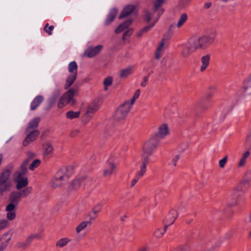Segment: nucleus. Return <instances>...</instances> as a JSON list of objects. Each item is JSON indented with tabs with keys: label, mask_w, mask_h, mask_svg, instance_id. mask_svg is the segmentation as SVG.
Returning a JSON list of instances; mask_svg holds the SVG:
<instances>
[{
	"label": "nucleus",
	"mask_w": 251,
	"mask_h": 251,
	"mask_svg": "<svg viewBox=\"0 0 251 251\" xmlns=\"http://www.w3.org/2000/svg\"><path fill=\"white\" fill-rule=\"evenodd\" d=\"M165 43L164 39H163L161 42H160L158 47L157 48V50L163 52L164 49Z\"/></svg>",
	"instance_id": "nucleus-51"
},
{
	"label": "nucleus",
	"mask_w": 251,
	"mask_h": 251,
	"mask_svg": "<svg viewBox=\"0 0 251 251\" xmlns=\"http://www.w3.org/2000/svg\"><path fill=\"white\" fill-rule=\"evenodd\" d=\"M41 164V161L39 159L34 160L31 164L29 165V169L31 170H34L35 168L37 167Z\"/></svg>",
	"instance_id": "nucleus-40"
},
{
	"label": "nucleus",
	"mask_w": 251,
	"mask_h": 251,
	"mask_svg": "<svg viewBox=\"0 0 251 251\" xmlns=\"http://www.w3.org/2000/svg\"><path fill=\"white\" fill-rule=\"evenodd\" d=\"M251 183V170H249L246 174L245 179L242 181V184L247 185Z\"/></svg>",
	"instance_id": "nucleus-34"
},
{
	"label": "nucleus",
	"mask_w": 251,
	"mask_h": 251,
	"mask_svg": "<svg viewBox=\"0 0 251 251\" xmlns=\"http://www.w3.org/2000/svg\"><path fill=\"white\" fill-rule=\"evenodd\" d=\"M81 184V183L79 181V180L75 178L71 182L70 188L71 190H76L79 188Z\"/></svg>",
	"instance_id": "nucleus-33"
},
{
	"label": "nucleus",
	"mask_w": 251,
	"mask_h": 251,
	"mask_svg": "<svg viewBox=\"0 0 251 251\" xmlns=\"http://www.w3.org/2000/svg\"><path fill=\"white\" fill-rule=\"evenodd\" d=\"M44 99L42 96H38L35 97L31 103L30 109L34 110L43 101Z\"/></svg>",
	"instance_id": "nucleus-22"
},
{
	"label": "nucleus",
	"mask_w": 251,
	"mask_h": 251,
	"mask_svg": "<svg viewBox=\"0 0 251 251\" xmlns=\"http://www.w3.org/2000/svg\"><path fill=\"white\" fill-rule=\"evenodd\" d=\"M32 188L26 187L21 191H13L9 196V201L10 202L17 205L19 204L22 198L26 197L31 192Z\"/></svg>",
	"instance_id": "nucleus-5"
},
{
	"label": "nucleus",
	"mask_w": 251,
	"mask_h": 251,
	"mask_svg": "<svg viewBox=\"0 0 251 251\" xmlns=\"http://www.w3.org/2000/svg\"><path fill=\"white\" fill-rule=\"evenodd\" d=\"M87 177V175H82L81 176H80L76 177V178L77 179V180H79V181L82 183L83 181H84Z\"/></svg>",
	"instance_id": "nucleus-53"
},
{
	"label": "nucleus",
	"mask_w": 251,
	"mask_h": 251,
	"mask_svg": "<svg viewBox=\"0 0 251 251\" xmlns=\"http://www.w3.org/2000/svg\"><path fill=\"white\" fill-rule=\"evenodd\" d=\"M149 248L147 246H144L140 248L138 251H148Z\"/></svg>",
	"instance_id": "nucleus-64"
},
{
	"label": "nucleus",
	"mask_w": 251,
	"mask_h": 251,
	"mask_svg": "<svg viewBox=\"0 0 251 251\" xmlns=\"http://www.w3.org/2000/svg\"><path fill=\"white\" fill-rule=\"evenodd\" d=\"M13 180L15 183V187L17 190H22L26 187L28 184V178L25 176L20 174H14Z\"/></svg>",
	"instance_id": "nucleus-7"
},
{
	"label": "nucleus",
	"mask_w": 251,
	"mask_h": 251,
	"mask_svg": "<svg viewBox=\"0 0 251 251\" xmlns=\"http://www.w3.org/2000/svg\"><path fill=\"white\" fill-rule=\"evenodd\" d=\"M108 164L110 167V169L109 170H111L113 173V172L114 171L116 168V165L115 164V163L112 162H109L108 163Z\"/></svg>",
	"instance_id": "nucleus-59"
},
{
	"label": "nucleus",
	"mask_w": 251,
	"mask_h": 251,
	"mask_svg": "<svg viewBox=\"0 0 251 251\" xmlns=\"http://www.w3.org/2000/svg\"><path fill=\"white\" fill-rule=\"evenodd\" d=\"M77 65L75 61L70 62L68 65V70L71 73L66 79L65 84V89H67L70 87L76 79L77 75Z\"/></svg>",
	"instance_id": "nucleus-6"
},
{
	"label": "nucleus",
	"mask_w": 251,
	"mask_h": 251,
	"mask_svg": "<svg viewBox=\"0 0 251 251\" xmlns=\"http://www.w3.org/2000/svg\"><path fill=\"white\" fill-rule=\"evenodd\" d=\"M155 23H154L153 22H151V24L148 25V26H146L145 27H144L142 29V32H144L145 33H146V32L148 31L149 30H150L152 27L154 26V25H155Z\"/></svg>",
	"instance_id": "nucleus-49"
},
{
	"label": "nucleus",
	"mask_w": 251,
	"mask_h": 251,
	"mask_svg": "<svg viewBox=\"0 0 251 251\" xmlns=\"http://www.w3.org/2000/svg\"><path fill=\"white\" fill-rule=\"evenodd\" d=\"M71 241L67 237H64L59 239L55 244V246L58 248H63L66 247Z\"/></svg>",
	"instance_id": "nucleus-24"
},
{
	"label": "nucleus",
	"mask_w": 251,
	"mask_h": 251,
	"mask_svg": "<svg viewBox=\"0 0 251 251\" xmlns=\"http://www.w3.org/2000/svg\"><path fill=\"white\" fill-rule=\"evenodd\" d=\"M132 22L131 20H127L124 23L121 24L115 30V32L116 34H119L128 28Z\"/></svg>",
	"instance_id": "nucleus-19"
},
{
	"label": "nucleus",
	"mask_w": 251,
	"mask_h": 251,
	"mask_svg": "<svg viewBox=\"0 0 251 251\" xmlns=\"http://www.w3.org/2000/svg\"><path fill=\"white\" fill-rule=\"evenodd\" d=\"M147 171V166L143 165H141L140 166V170L137 173L136 177L138 178H140L144 176Z\"/></svg>",
	"instance_id": "nucleus-32"
},
{
	"label": "nucleus",
	"mask_w": 251,
	"mask_h": 251,
	"mask_svg": "<svg viewBox=\"0 0 251 251\" xmlns=\"http://www.w3.org/2000/svg\"><path fill=\"white\" fill-rule=\"evenodd\" d=\"M27 171V170L26 166L22 164L20 170L15 172L14 174H20L22 176H25Z\"/></svg>",
	"instance_id": "nucleus-39"
},
{
	"label": "nucleus",
	"mask_w": 251,
	"mask_h": 251,
	"mask_svg": "<svg viewBox=\"0 0 251 251\" xmlns=\"http://www.w3.org/2000/svg\"><path fill=\"white\" fill-rule=\"evenodd\" d=\"M179 158H180V155L178 154H177L173 159L172 161H173L174 165L175 166H176V162H177V160L179 159Z\"/></svg>",
	"instance_id": "nucleus-61"
},
{
	"label": "nucleus",
	"mask_w": 251,
	"mask_h": 251,
	"mask_svg": "<svg viewBox=\"0 0 251 251\" xmlns=\"http://www.w3.org/2000/svg\"><path fill=\"white\" fill-rule=\"evenodd\" d=\"M49 24H46L45 26L44 27V30L49 35L51 34V32L54 29V26L53 25H50L49 26Z\"/></svg>",
	"instance_id": "nucleus-46"
},
{
	"label": "nucleus",
	"mask_w": 251,
	"mask_h": 251,
	"mask_svg": "<svg viewBox=\"0 0 251 251\" xmlns=\"http://www.w3.org/2000/svg\"><path fill=\"white\" fill-rule=\"evenodd\" d=\"M164 234V231H162V229L158 228L154 230L153 235L156 238H160Z\"/></svg>",
	"instance_id": "nucleus-38"
},
{
	"label": "nucleus",
	"mask_w": 251,
	"mask_h": 251,
	"mask_svg": "<svg viewBox=\"0 0 251 251\" xmlns=\"http://www.w3.org/2000/svg\"><path fill=\"white\" fill-rule=\"evenodd\" d=\"M246 143L247 145H249L250 148H251V132L247 135Z\"/></svg>",
	"instance_id": "nucleus-52"
},
{
	"label": "nucleus",
	"mask_w": 251,
	"mask_h": 251,
	"mask_svg": "<svg viewBox=\"0 0 251 251\" xmlns=\"http://www.w3.org/2000/svg\"><path fill=\"white\" fill-rule=\"evenodd\" d=\"M99 107L96 104H92L89 105L87 108V110L85 113V116L86 117V122H88L92 118V114H94L98 111Z\"/></svg>",
	"instance_id": "nucleus-15"
},
{
	"label": "nucleus",
	"mask_w": 251,
	"mask_h": 251,
	"mask_svg": "<svg viewBox=\"0 0 251 251\" xmlns=\"http://www.w3.org/2000/svg\"><path fill=\"white\" fill-rule=\"evenodd\" d=\"M170 134L169 126L166 123H162L158 127L155 136L159 139H164Z\"/></svg>",
	"instance_id": "nucleus-8"
},
{
	"label": "nucleus",
	"mask_w": 251,
	"mask_h": 251,
	"mask_svg": "<svg viewBox=\"0 0 251 251\" xmlns=\"http://www.w3.org/2000/svg\"><path fill=\"white\" fill-rule=\"evenodd\" d=\"M11 171L5 170L0 174V193L9 191L12 187V182L10 179Z\"/></svg>",
	"instance_id": "nucleus-3"
},
{
	"label": "nucleus",
	"mask_w": 251,
	"mask_h": 251,
	"mask_svg": "<svg viewBox=\"0 0 251 251\" xmlns=\"http://www.w3.org/2000/svg\"><path fill=\"white\" fill-rule=\"evenodd\" d=\"M27 158L30 160L31 159H32L33 158H34L36 154L34 152H33L31 151H28L27 153Z\"/></svg>",
	"instance_id": "nucleus-57"
},
{
	"label": "nucleus",
	"mask_w": 251,
	"mask_h": 251,
	"mask_svg": "<svg viewBox=\"0 0 251 251\" xmlns=\"http://www.w3.org/2000/svg\"><path fill=\"white\" fill-rule=\"evenodd\" d=\"M162 52L156 50L155 51V53H154V56H155V59H159L161 56Z\"/></svg>",
	"instance_id": "nucleus-58"
},
{
	"label": "nucleus",
	"mask_w": 251,
	"mask_h": 251,
	"mask_svg": "<svg viewBox=\"0 0 251 251\" xmlns=\"http://www.w3.org/2000/svg\"><path fill=\"white\" fill-rule=\"evenodd\" d=\"M113 173L111 170L108 169H105L103 172V175L104 176H111Z\"/></svg>",
	"instance_id": "nucleus-54"
},
{
	"label": "nucleus",
	"mask_w": 251,
	"mask_h": 251,
	"mask_svg": "<svg viewBox=\"0 0 251 251\" xmlns=\"http://www.w3.org/2000/svg\"><path fill=\"white\" fill-rule=\"evenodd\" d=\"M117 13L118 10L116 8L112 9L107 16V19L105 22V24L106 25L110 24L114 20Z\"/></svg>",
	"instance_id": "nucleus-21"
},
{
	"label": "nucleus",
	"mask_w": 251,
	"mask_h": 251,
	"mask_svg": "<svg viewBox=\"0 0 251 251\" xmlns=\"http://www.w3.org/2000/svg\"><path fill=\"white\" fill-rule=\"evenodd\" d=\"M43 155L47 156L50 155L53 151V147L49 141H46L42 144Z\"/></svg>",
	"instance_id": "nucleus-17"
},
{
	"label": "nucleus",
	"mask_w": 251,
	"mask_h": 251,
	"mask_svg": "<svg viewBox=\"0 0 251 251\" xmlns=\"http://www.w3.org/2000/svg\"><path fill=\"white\" fill-rule=\"evenodd\" d=\"M164 12V9L159 8L156 11H155V12H157V15L156 16V17L154 18V19L153 20V22L156 24L157 22L158 21L160 17L163 14Z\"/></svg>",
	"instance_id": "nucleus-44"
},
{
	"label": "nucleus",
	"mask_w": 251,
	"mask_h": 251,
	"mask_svg": "<svg viewBox=\"0 0 251 251\" xmlns=\"http://www.w3.org/2000/svg\"><path fill=\"white\" fill-rule=\"evenodd\" d=\"M26 137L23 141L24 146H27L30 143L35 140L36 138L39 135V131H30L25 130Z\"/></svg>",
	"instance_id": "nucleus-9"
},
{
	"label": "nucleus",
	"mask_w": 251,
	"mask_h": 251,
	"mask_svg": "<svg viewBox=\"0 0 251 251\" xmlns=\"http://www.w3.org/2000/svg\"><path fill=\"white\" fill-rule=\"evenodd\" d=\"M40 121V117H38L34 118L29 122L25 130L30 131H39V130L37 129V127L38 126Z\"/></svg>",
	"instance_id": "nucleus-16"
},
{
	"label": "nucleus",
	"mask_w": 251,
	"mask_h": 251,
	"mask_svg": "<svg viewBox=\"0 0 251 251\" xmlns=\"http://www.w3.org/2000/svg\"><path fill=\"white\" fill-rule=\"evenodd\" d=\"M80 115V111L74 112L73 111H69L66 113V116L67 119L72 120L77 118Z\"/></svg>",
	"instance_id": "nucleus-30"
},
{
	"label": "nucleus",
	"mask_w": 251,
	"mask_h": 251,
	"mask_svg": "<svg viewBox=\"0 0 251 251\" xmlns=\"http://www.w3.org/2000/svg\"><path fill=\"white\" fill-rule=\"evenodd\" d=\"M6 218L9 221H12L16 218V211L6 212Z\"/></svg>",
	"instance_id": "nucleus-48"
},
{
	"label": "nucleus",
	"mask_w": 251,
	"mask_h": 251,
	"mask_svg": "<svg viewBox=\"0 0 251 251\" xmlns=\"http://www.w3.org/2000/svg\"><path fill=\"white\" fill-rule=\"evenodd\" d=\"M140 94V90L139 89L136 90L132 98L130 100H128L129 101V103L130 104H131L132 105L134 104L136 100H137L139 98Z\"/></svg>",
	"instance_id": "nucleus-37"
},
{
	"label": "nucleus",
	"mask_w": 251,
	"mask_h": 251,
	"mask_svg": "<svg viewBox=\"0 0 251 251\" xmlns=\"http://www.w3.org/2000/svg\"><path fill=\"white\" fill-rule=\"evenodd\" d=\"M113 78L111 76H108L106 77L103 80L104 90L106 91L108 87L111 86L112 84Z\"/></svg>",
	"instance_id": "nucleus-31"
},
{
	"label": "nucleus",
	"mask_w": 251,
	"mask_h": 251,
	"mask_svg": "<svg viewBox=\"0 0 251 251\" xmlns=\"http://www.w3.org/2000/svg\"><path fill=\"white\" fill-rule=\"evenodd\" d=\"M9 225V223L7 220L4 219L0 220V231L7 227Z\"/></svg>",
	"instance_id": "nucleus-45"
},
{
	"label": "nucleus",
	"mask_w": 251,
	"mask_h": 251,
	"mask_svg": "<svg viewBox=\"0 0 251 251\" xmlns=\"http://www.w3.org/2000/svg\"><path fill=\"white\" fill-rule=\"evenodd\" d=\"M135 7L133 5H128L126 6L121 14L119 17V19H122L130 15L135 10Z\"/></svg>",
	"instance_id": "nucleus-18"
},
{
	"label": "nucleus",
	"mask_w": 251,
	"mask_h": 251,
	"mask_svg": "<svg viewBox=\"0 0 251 251\" xmlns=\"http://www.w3.org/2000/svg\"><path fill=\"white\" fill-rule=\"evenodd\" d=\"M103 48L101 45H99L94 47L91 46L87 49L84 54L89 58H93L99 54Z\"/></svg>",
	"instance_id": "nucleus-11"
},
{
	"label": "nucleus",
	"mask_w": 251,
	"mask_h": 251,
	"mask_svg": "<svg viewBox=\"0 0 251 251\" xmlns=\"http://www.w3.org/2000/svg\"><path fill=\"white\" fill-rule=\"evenodd\" d=\"M201 49L206 48L215 40L214 35H207L198 37Z\"/></svg>",
	"instance_id": "nucleus-10"
},
{
	"label": "nucleus",
	"mask_w": 251,
	"mask_h": 251,
	"mask_svg": "<svg viewBox=\"0 0 251 251\" xmlns=\"http://www.w3.org/2000/svg\"><path fill=\"white\" fill-rule=\"evenodd\" d=\"M28 244L25 243L20 242L17 244V247L21 249H25Z\"/></svg>",
	"instance_id": "nucleus-56"
},
{
	"label": "nucleus",
	"mask_w": 251,
	"mask_h": 251,
	"mask_svg": "<svg viewBox=\"0 0 251 251\" xmlns=\"http://www.w3.org/2000/svg\"><path fill=\"white\" fill-rule=\"evenodd\" d=\"M16 206L17 205L10 202V203L6 206V212L16 211L15 209Z\"/></svg>",
	"instance_id": "nucleus-42"
},
{
	"label": "nucleus",
	"mask_w": 251,
	"mask_h": 251,
	"mask_svg": "<svg viewBox=\"0 0 251 251\" xmlns=\"http://www.w3.org/2000/svg\"><path fill=\"white\" fill-rule=\"evenodd\" d=\"M56 101V99H55L54 98L51 97L49 100V103H50V107L52 106L55 103Z\"/></svg>",
	"instance_id": "nucleus-63"
},
{
	"label": "nucleus",
	"mask_w": 251,
	"mask_h": 251,
	"mask_svg": "<svg viewBox=\"0 0 251 251\" xmlns=\"http://www.w3.org/2000/svg\"><path fill=\"white\" fill-rule=\"evenodd\" d=\"M67 181L59 173L57 172L51 180L50 186L52 188L56 189L62 186Z\"/></svg>",
	"instance_id": "nucleus-13"
},
{
	"label": "nucleus",
	"mask_w": 251,
	"mask_h": 251,
	"mask_svg": "<svg viewBox=\"0 0 251 251\" xmlns=\"http://www.w3.org/2000/svg\"><path fill=\"white\" fill-rule=\"evenodd\" d=\"M132 105L130 104L129 100H126L121 103L116 109L113 115V119L116 121H122L128 116Z\"/></svg>",
	"instance_id": "nucleus-2"
},
{
	"label": "nucleus",
	"mask_w": 251,
	"mask_h": 251,
	"mask_svg": "<svg viewBox=\"0 0 251 251\" xmlns=\"http://www.w3.org/2000/svg\"><path fill=\"white\" fill-rule=\"evenodd\" d=\"M170 214L174 218V220L171 224H172L175 221V220L176 219L178 216V212L176 210L173 209L170 211Z\"/></svg>",
	"instance_id": "nucleus-50"
},
{
	"label": "nucleus",
	"mask_w": 251,
	"mask_h": 251,
	"mask_svg": "<svg viewBox=\"0 0 251 251\" xmlns=\"http://www.w3.org/2000/svg\"><path fill=\"white\" fill-rule=\"evenodd\" d=\"M139 178L135 176L134 178H133L130 183V187L132 188L134 186V185L136 184L137 181H138Z\"/></svg>",
	"instance_id": "nucleus-60"
},
{
	"label": "nucleus",
	"mask_w": 251,
	"mask_h": 251,
	"mask_svg": "<svg viewBox=\"0 0 251 251\" xmlns=\"http://www.w3.org/2000/svg\"><path fill=\"white\" fill-rule=\"evenodd\" d=\"M56 101V99H55L54 98L51 97L49 100V103H50V107L52 106L55 103Z\"/></svg>",
	"instance_id": "nucleus-62"
},
{
	"label": "nucleus",
	"mask_w": 251,
	"mask_h": 251,
	"mask_svg": "<svg viewBox=\"0 0 251 251\" xmlns=\"http://www.w3.org/2000/svg\"><path fill=\"white\" fill-rule=\"evenodd\" d=\"M158 146V144L154 138H151L147 141L143 145L142 151H145L151 153H153Z\"/></svg>",
	"instance_id": "nucleus-12"
},
{
	"label": "nucleus",
	"mask_w": 251,
	"mask_h": 251,
	"mask_svg": "<svg viewBox=\"0 0 251 251\" xmlns=\"http://www.w3.org/2000/svg\"><path fill=\"white\" fill-rule=\"evenodd\" d=\"M142 151L143 153L142 155L141 165L147 167V165L150 162V157L152 154L145 151Z\"/></svg>",
	"instance_id": "nucleus-25"
},
{
	"label": "nucleus",
	"mask_w": 251,
	"mask_h": 251,
	"mask_svg": "<svg viewBox=\"0 0 251 251\" xmlns=\"http://www.w3.org/2000/svg\"><path fill=\"white\" fill-rule=\"evenodd\" d=\"M242 89L244 92L251 94V78H248L245 80Z\"/></svg>",
	"instance_id": "nucleus-27"
},
{
	"label": "nucleus",
	"mask_w": 251,
	"mask_h": 251,
	"mask_svg": "<svg viewBox=\"0 0 251 251\" xmlns=\"http://www.w3.org/2000/svg\"><path fill=\"white\" fill-rule=\"evenodd\" d=\"M227 155L225 156L222 159L219 161V165L221 168H224L227 161Z\"/></svg>",
	"instance_id": "nucleus-43"
},
{
	"label": "nucleus",
	"mask_w": 251,
	"mask_h": 251,
	"mask_svg": "<svg viewBox=\"0 0 251 251\" xmlns=\"http://www.w3.org/2000/svg\"><path fill=\"white\" fill-rule=\"evenodd\" d=\"M133 32V29L132 28H128L126 30L123 35V39L126 40L127 37L131 35Z\"/></svg>",
	"instance_id": "nucleus-41"
},
{
	"label": "nucleus",
	"mask_w": 251,
	"mask_h": 251,
	"mask_svg": "<svg viewBox=\"0 0 251 251\" xmlns=\"http://www.w3.org/2000/svg\"><path fill=\"white\" fill-rule=\"evenodd\" d=\"M77 93V90L75 88H70L60 98L58 103L59 108L63 107L67 104L74 105L76 102L74 97Z\"/></svg>",
	"instance_id": "nucleus-4"
},
{
	"label": "nucleus",
	"mask_w": 251,
	"mask_h": 251,
	"mask_svg": "<svg viewBox=\"0 0 251 251\" xmlns=\"http://www.w3.org/2000/svg\"><path fill=\"white\" fill-rule=\"evenodd\" d=\"M148 76H145L143 78V81L141 83V86L142 87H145L148 84Z\"/></svg>",
	"instance_id": "nucleus-55"
},
{
	"label": "nucleus",
	"mask_w": 251,
	"mask_h": 251,
	"mask_svg": "<svg viewBox=\"0 0 251 251\" xmlns=\"http://www.w3.org/2000/svg\"><path fill=\"white\" fill-rule=\"evenodd\" d=\"M34 238L40 239V236L38 234H33L28 236L26 239L27 244H29Z\"/></svg>",
	"instance_id": "nucleus-47"
},
{
	"label": "nucleus",
	"mask_w": 251,
	"mask_h": 251,
	"mask_svg": "<svg viewBox=\"0 0 251 251\" xmlns=\"http://www.w3.org/2000/svg\"><path fill=\"white\" fill-rule=\"evenodd\" d=\"M201 49L198 37L190 39L184 45L181 51V55L183 58H188L196 50Z\"/></svg>",
	"instance_id": "nucleus-1"
},
{
	"label": "nucleus",
	"mask_w": 251,
	"mask_h": 251,
	"mask_svg": "<svg viewBox=\"0 0 251 251\" xmlns=\"http://www.w3.org/2000/svg\"><path fill=\"white\" fill-rule=\"evenodd\" d=\"M210 56L209 54H206L201 58V66L200 67L201 72H203L208 67L209 64Z\"/></svg>",
	"instance_id": "nucleus-20"
},
{
	"label": "nucleus",
	"mask_w": 251,
	"mask_h": 251,
	"mask_svg": "<svg viewBox=\"0 0 251 251\" xmlns=\"http://www.w3.org/2000/svg\"><path fill=\"white\" fill-rule=\"evenodd\" d=\"M57 173L67 181L74 173V167L72 166L66 167L62 168Z\"/></svg>",
	"instance_id": "nucleus-14"
},
{
	"label": "nucleus",
	"mask_w": 251,
	"mask_h": 251,
	"mask_svg": "<svg viewBox=\"0 0 251 251\" xmlns=\"http://www.w3.org/2000/svg\"><path fill=\"white\" fill-rule=\"evenodd\" d=\"M132 68L129 66L125 69H122L120 71L119 77L122 79H125L131 75Z\"/></svg>",
	"instance_id": "nucleus-23"
},
{
	"label": "nucleus",
	"mask_w": 251,
	"mask_h": 251,
	"mask_svg": "<svg viewBox=\"0 0 251 251\" xmlns=\"http://www.w3.org/2000/svg\"><path fill=\"white\" fill-rule=\"evenodd\" d=\"M166 0H156L153 2L154 11H156L159 8H160L164 4Z\"/></svg>",
	"instance_id": "nucleus-36"
},
{
	"label": "nucleus",
	"mask_w": 251,
	"mask_h": 251,
	"mask_svg": "<svg viewBox=\"0 0 251 251\" xmlns=\"http://www.w3.org/2000/svg\"><path fill=\"white\" fill-rule=\"evenodd\" d=\"M188 19V16L186 13H183L181 14L178 21L176 24V26L178 28L181 27L183 24L187 21Z\"/></svg>",
	"instance_id": "nucleus-29"
},
{
	"label": "nucleus",
	"mask_w": 251,
	"mask_h": 251,
	"mask_svg": "<svg viewBox=\"0 0 251 251\" xmlns=\"http://www.w3.org/2000/svg\"><path fill=\"white\" fill-rule=\"evenodd\" d=\"M250 155V152L248 151H246L243 154L242 157L241 158V159H240V160L238 163V166L239 167H242L246 164V159L247 158H248L249 157Z\"/></svg>",
	"instance_id": "nucleus-28"
},
{
	"label": "nucleus",
	"mask_w": 251,
	"mask_h": 251,
	"mask_svg": "<svg viewBox=\"0 0 251 251\" xmlns=\"http://www.w3.org/2000/svg\"><path fill=\"white\" fill-rule=\"evenodd\" d=\"M87 227V223L86 221H83L78 224L75 228V231L77 233H79L82 230Z\"/></svg>",
	"instance_id": "nucleus-35"
},
{
	"label": "nucleus",
	"mask_w": 251,
	"mask_h": 251,
	"mask_svg": "<svg viewBox=\"0 0 251 251\" xmlns=\"http://www.w3.org/2000/svg\"><path fill=\"white\" fill-rule=\"evenodd\" d=\"M155 12L154 11V10H153V12H151L148 10H146L144 11L143 16L144 21L147 23H149L152 21V22L154 19V18H153V15Z\"/></svg>",
	"instance_id": "nucleus-26"
}]
</instances>
